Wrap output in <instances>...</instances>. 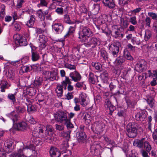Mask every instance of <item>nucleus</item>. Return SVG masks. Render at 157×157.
I'll list each match as a JSON object with an SVG mask.
<instances>
[{
	"label": "nucleus",
	"mask_w": 157,
	"mask_h": 157,
	"mask_svg": "<svg viewBox=\"0 0 157 157\" xmlns=\"http://www.w3.org/2000/svg\"><path fill=\"white\" fill-rule=\"evenodd\" d=\"M23 110L22 109H16V110L8 113V116L13 121V126L17 130L24 131L26 130L27 127L26 123L24 122H19L17 124V121L20 118L19 116L20 113H22Z\"/></svg>",
	"instance_id": "obj_1"
},
{
	"label": "nucleus",
	"mask_w": 157,
	"mask_h": 157,
	"mask_svg": "<svg viewBox=\"0 0 157 157\" xmlns=\"http://www.w3.org/2000/svg\"><path fill=\"white\" fill-rule=\"evenodd\" d=\"M26 149H29L31 150H35V147L33 144H30L29 146H25L23 143H21L19 148H18L17 153L9 155L10 157H26L23 152Z\"/></svg>",
	"instance_id": "obj_2"
},
{
	"label": "nucleus",
	"mask_w": 157,
	"mask_h": 157,
	"mask_svg": "<svg viewBox=\"0 0 157 157\" xmlns=\"http://www.w3.org/2000/svg\"><path fill=\"white\" fill-rule=\"evenodd\" d=\"M45 126L42 124H39L35 127L34 131V134L36 136L39 137L44 138L47 141L51 143L52 141L55 140L53 138L46 137L45 135H43V133L45 130Z\"/></svg>",
	"instance_id": "obj_3"
},
{
	"label": "nucleus",
	"mask_w": 157,
	"mask_h": 157,
	"mask_svg": "<svg viewBox=\"0 0 157 157\" xmlns=\"http://www.w3.org/2000/svg\"><path fill=\"white\" fill-rule=\"evenodd\" d=\"M92 32L90 29L86 26L82 27L79 33L78 38L80 39L82 43L86 42L87 38L86 36L89 37L91 36Z\"/></svg>",
	"instance_id": "obj_4"
},
{
	"label": "nucleus",
	"mask_w": 157,
	"mask_h": 157,
	"mask_svg": "<svg viewBox=\"0 0 157 157\" xmlns=\"http://www.w3.org/2000/svg\"><path fill=\"white\" fill-rule=\"evenodd\" d=\"M86 98L87 95L84 93L79 94V98H75L74 100L76 106L74 108H80L79 105H78L79 102L83 107L86 106L88 104V102L86 100Z\"/></svg>",
	"instance_id": "obj_5"
},
{
	"label": "nucleus",
	"mask_w": 157,
	"mask_h": 157,
	"mask_svg": "<svg viewBox=\"0 0 157 157\" xmlns=\"http://www.w3.org/2000/svg\"><path fill=\"white\" fill-rule=\"evenodd\" d=\"M136 125L134 123H129L127 125V134L130 138H133L137 135Z\"/></svg>",
	"instance_id": "obj_6"
},
{
	"label": "nucleus",
	"mask_w": 157,
	"mask_h": 157,
	"mask_svg": "<svg viewBox=\"0 0 157 157\" xmlns=\"http://www.w3.org/2000/svg\"><path fill=\"white\" fill-rule=\"evenodd\" d=\"M84 42V45L86 47H89L91 46L92 48L95 47L97 45H99L100 44V40L99 38L95 36L90 37L88 41Z\"/></svg>",
	"instance_id": "obj_7"
},
{
	"label": "nucleus",
	"mask_w": 157,
	"mask_h": 157,
	"mask_svg": "<svg viewBox=\"0 0 157 157\" xmlns=\"http://www.w3.org/2000/svg\"><path fill=\"white\" fill-rule=\"evenodd\" d=\"M54 117L56 121L62 123H63L68 119L67 114L62 111L57 112Z\"/></svg>",
	"instance_id": "obj_8"
},
{
	"label": "nucleus",
	"mask_w": 157,
	"mask_h": 157,
	"mask_svg": "<svg viewBox=\"0 0 157 157\" xmlns=\"http://www.w3.org/2000/svg\"><path fill=\"white\" fill-rule=\"evenodd\" d=\"M42 74L44 76L46 81H53L56 78V74L54 71H50L43 70L42 71Z\"/></svg>",
	"instance_id": "obj_9"
},
{
	"label": "nucleus",
	"mask_w": 157,
	"mask_h": 157,
	"mask_svg": "<svg viewBox=\"0 0 157 157\" xmlns=\"http://www.w3.org/2000/svg\"><path fill=\"white\" fill-rule=\"evenodd\" d=\"M120 45V42H117L111 44L109 46V49L112 55L114 57H116L117 56L119 51Z\"/></svg>",
	"instance_id": "obj_10"
},
{
	"label": "nucleus",
	"mask_w": 157,
	"mask_h": 157,
	"mask_svg": "<svg viewBox=\"0 0 157 157\" xmlns=\"http://www.w3.org/2000/svg\"><path fill=\"white\" fill-rule=\"evenodd\" d=\"M147 62L144 59L140 60L139 63L136 65L135 68L137 71L141 72L147 68Z\"/></svg>",
	"instance_id": "obj_11"
},
{
	"label": "nucleus",
	"mask_w": 157,
	"mask_h": 157,
	"mask_svg": "<svg viewBox=\"0 0 157 157\" xmlns=\"http://www.w3.org/2000/svg\"><path fill=\"white\" fill-rule=\"evenodd\" d=\"M104 124L101 121L96 122L92 126V129L96 131L98 133H101L103 131Z\"/></svg>",
	"instance_id": "obj_12"
},
{
	"label": "nucleus",
	"mask_w": 157,
	"mask_h": 157,
	"mask_svg": "<svg viewBox=\"0 0 157 157\" xmlns=\"http://www.w3.org/2000/svg\"><path fill=\"white\" fill-rule=\"evenodd\" d=\"M101 148V145L97 142H94L93 144L90 147V151L93 152V155H97L100 152V150Z\"/></svg>",
	"instance_id": "obj_13"
},
{
	"label": "nucleus",
	"mask_w": 157,
	"mask_h": 157,
	"mask_svg": "<svg viewBox=\"0 0 157 157\" xmlns=\"http://www.w3.org/2000/svg\"><path fill=\"white\" fill-rule=\"evenodd\" d=\"M51 157H59L61 155L60 151L56 147L52 146L49 151Z\"/></svg>",
	"instance_id": "obj_14"
},
{
	"label": "nucleus",
	"mask_w": 157,
	"mask_h": 157,
	"mask_svg": "<svg viewBox=\"0 0 157 157\" xmlns=\"http://www.w3.org/2000/svg\"><path fill=\"white\" fill-rule=\"evenodd\" d=\"M5 151L6 152H10L12 151L14 148L13 143L12 141L7 140L4 144Z\"/></svg>",
	"instance_id": "obj_15"
},
{
	"label": "nucleus",
	"mask_w": 157,
	"mask_h": 157,
	"mask_svg": "<svg viewBox=\"0 0 157 157\" xmlns=\"http://www.w3.org/2000/svg\"><path fill=\"white\" fill-rule=\"evenodd\" d=\"M52 27V29L57 33H61L64 28L63 25L60 23H55Z\"/></svg>",
	"instance_id": "obj_16"
},
{
	"label": "nucleus",
	"mask_w": 157,
	"mask_h": 157,
	"mask_svg": "<svg viewBox=\"0 0 157 157\" xmlns=\"http://www.w3.org/2000/svg\"><path fill=\"white\" fill-rule=\"evenodd\" d=\"M147 111L143 110L141 113H139L136 115V118L138 120L143 121L147 119Z\"/></svg>",
	"instance_id": "obj_17"
},
{
	"label": "nucleus",
	"mask_w": 157,
	"mask_h": 157,
	"mask_svg": "<svg viewBox=\"0 0 157 157\" xmlns=\"http://www.w3.org/2000/svg\"><path fill=\"white\" fill-rule=\"evenodd\" d=\"M19 36V38H16V43L20 46H25L28 44V42L25 38L24 36Z\"/></svg>",
	"instance_id": "obj_18"
},
{
	"label": "nucleus",
	"mask_w": 157,
	"mask_h": 157,
	"mask_svg": "<svg viewBox=\"0 0 157 157\" xmlns=\"http://www.w3.org/2000/svg\"><path fill=\"white\" fill-rule=\"evenodd\" d=\"M54 130V129L52 126L48 124L46 125V130L45 131V136L46 137H48V138L49 137L50 138L52 137V138H53L55 140L54 141H55L56 139V138L53 136H50V135L52 134V133Z\"/></svg>",
	"instance_id": "obj_19"
},
{
	"label": "nucleus",
	"mask_w": 157,
	"mask_h": 157,
	"mask_svg": "<svg viewBox=\"0 0 157 157\" xmlns=\"http://www.w3.org/2000/svg\"><path fill=\"white\" fill-rule=\"evenodd\" d=\"M70 77L75 82L80 81L81 78L80 75L77 71H74L70 74Z\"/></svg>",
	"instance_id": "obj_20"
},
{
	"label": "nucleus",
	"mask_w": 157,
	"mask_h": 157,
	"mask_svg": "<svg viewBox=\"0 0 157 157\" xmlns=\"http://www.w3.org/2000/svg\"><path fill=\"white\" fill-rule=\"evenodd\" d=\"M102 2L104 5L110 9H113L115 6L114 0H103Z\"/></svg>",
	"instance_id": "obj_21"
},
{
	"label": "nucleus",
	"mask_w": 157,
	"mask_h": 157,
	"mask_svg": "<svg viewBox=\"0 0 157 157\" xmlns=\"http://www.w3.org/2000/svg\"><path fill=\"white\" fill-rule=\"evenodd\" d=\"M89 82L93 84H95L99 82L98 80V76L95 75L91 72L89 75Z\"/></svg>",
	"instance_id": "obj_22"
},
{
	"label": "nucleus",
	"mask_w": 157,
	"mask_h": 157,
	"mask_svg": "<svg viewBox=\"0 0 157 157\" xmlns=\"http://www.w3.org/2000/svg\"><path fill=\"white\" fill-rule=\"evenodd\" d=\"M145 138H143L141 140L136 139L133 142V144L134 146L139 148H141L143 146V144L145 141Z\"/></svg>",
	"instance_id": "obj_23"
},
{
	"label": "nucleus",
	"mask_w": 157,
	"mask_h": 157,
	"mask_svg": "<svg viewBox=\"0 0 157 157\" xmlns=\"http://www.w3.org/2000/svg\"><path fill=\"white\" fill-rule=\"evenodd\" d=\"M1 91L2 92H5V89L8 88L10 86V85L5 80H2L1 81L0 84Z\"/></svg>",
	"instance_id": "obj_24"
},
{
	"label": "nucleus",
	"mask_w": 157,
	"mask_h": 157,
	"mask_svg": "<svg viewBox=\"0 0 157 157\" xmlns=\"http://www.w3.org/2000/svg\"><path fill=\"white\" fill-rule=\"evenodd\" d=\"M36 21L35 16L33 15H31L30 16L29 19L27 21L26 25L29 27H32Z\"/></svg>",
	"instance_id": "obj_25"
},
{
	"label": "nucleus",
	"mask_w": 157,
	"mask_h": 157,
	"mask_svg": "<svg viewBox=\"0 0 157 157\" xmlns=\"http://www.w3.org/2000/svg\"><path fill=\"white\" fill-rule=\"evenodd\" d=\"M43 81V78L41 77H37L35 80L33 85L36 87H37L42 84V82Z\"/></svg>",
	"instance_id": "obj_26"
},
{
	"label": "nucleus",
	"mask_w": 157,
	"mask_h": 157,
	"mask_svg": "<svg viewBox=\"0 0 157 157\" xmlns=\"http://www.w3.org/2000/svg\"><path fill=\"white\" fill-rule=\"evenodd\" d=\"M101 57L103 59V62H105L108 59V53L104 49H101L100 50Z\"/></svg>",
	"instance_id": "obj_27"
},
{
	"label": "nucleus",
	"mask_w": 157,
	"mask_h": 157,
	"mask_svg": "<svg viewBox=\"0 0 157 157\" xmlns=\"http://www.w3.org/2000/svg\"><path fill=\"white\" fill-rule=\"evenodd\" d=\"M40 55L36 51L32 49V59L33 61H36L39 59Z\"/></svg>",
	"instance_id": "obj_28"
},
{
	"label": "nucleus",
	"mask_w": 157,
	"mask_h": 157,
	"mask_svg": "<svg viewBox=\"0 0 157 157\" xmlns=\"http://www.w3.org/2000/svg\"><path fill=\"white\" fill-rule=\"evenodd\" d=\"M56 91L57 94V95L58 97H61L62 96L63 90L61 87V85L59 84L57 85L56 89Z\"/></svg>",
	"instance_id": "obj_29"
},
{
	"label": "nucleus",
	"mask_w": 157,
	"mask_h": 157,
	"mask_svg": "<svg viewBox=\"0 0 157 157\" xmlns=\"http://www.w3.org/2000/svg\"><path fill=\"white\" fill-rule=\"evenodd\" d=\"M77 137L78 141L79 142H81L86 139V136L84 132L79 131L78 132Z\"/></svg>",
	"instance_id": "obj_30"
},
{
	"label": "nucleus",
	"mask_w": 157,
	"mask_h": 157,
	"mask_svg": "<svg viewBox=\"0 0 157 157\" xmlns=\"http://www.w3.org/2000/svg\"><path fill=\"white\" fill-rule=\"evenodd\" d=\"M124 58L128 60L131 61L133 60V58L131 56L130 53L127 49H125L124 50Z\"/></svg>",
	"instance_id": "obj_31"
},
{
	"label": "nucleus",
	"mask_w": 157,
	"mask_h": 157,
	"mask_svg": "<svg viewBox=\"0 0 157 157\" xmlns=\"http://www.w3.org/2000/svg\"><path fill=\"white\" fill-rule=\"evenodd\" d=\"M117 27L116 25H113L112 26V29L115 34V38H117L120 36L121 32L119 29H117Z\"/></svg>",
	"instance_id": "obj_32"
},
{
	"label": "nucleus",
	"mask_w": 157,
	"mask_h": 157,
	"mask_svg": "<svg viewBox=\"0 0 157 157\" xmlns=\"http://www.w3.org/2000/svg\"><path fill=\"white\" fill-rule=\"evenodd\" d=\"M32 67L31 66H23L21 67L20 72L22 71L23 73L27 72L32 70Z\"/></svg>",
	"instance_id": "obj_33"
},
{
	"label": "nucleus",
	"mask_w": 157,
	"mask_h": 157,
	"mask_svg": "<svg viewBox=\"0 0 157 157\" xmlns=\"http://www.w3.org/2000/svg\"><path fill=\"white\" fill-rule=\"evenodd\" d=\"M91 117L89 114L88 113L86 114L83 118L85 124L86 125L89 124L91 121Z\"/></svg>",
	"instance_id": "obj_34"
},
{
	"label": "nucleus",
	"mask_w": 157,
	"mask_h": 157,
	"mask_svg": "<svg viewBox=\"0 0 157 157\" xmlns=\"http://www.w3.org/2000/svg\"><path fill=\"white\" fill-rule=\"evenodd\" d=\"M120 23L121 27L124 28H127L128 24V21L124 20V19L122 18L120 19Z\"/></svg>",
	"instance_id": "obj_35"
},
{
	"label": "nucleus",
	"mask_w": 157,
	"mask_h": 157,
	"mask_svg": "<svg viewBox=\"0 0 157 157\" xmlns=\"http://www.w3.org/2000/svg\"><path fill=\"white\" fill-rule=\"evenodd\" d=\"M38 40L39 43H47L48 41L47 37L42 34L39 35Z\"/></svg>",
	"instance_id": "obj_36"
},
{
	"label": "nucleus",
	"mask_w": 157,
	"mask_h": 157,
	"mask_svg": "<svg viewBox=\"0 0 157 157\" xmlns=\"http://www.w3.org/2000/svg\"><path fill=\"white\" fill-rule=\"evenodd\" d=\"M147 101L150 107H155V102L153 98L151 97L149 98L147 100Z\"/></svg>",
	"instance_id": "obj_37"
},
{
	"label": "nucleus",
	"mask_w": 157,
	"mask_h": 157,
	"mask_svg": "<svg viewBox=\"0 0 157 157\" xmlns=\"http://www.w3.org/2000/svg\"><path fill=\"white\" fill-rule=\"evenodd\" d=\"M75 28L74 27L70 26L69 30L64 37L66 38L69 35H72L75 31Z\"/></svg>",
	"instance_id": "obj_38"
},
{
	"label": "nucleus",
	"mask_w": 157,
	"mask_h": 157,
	"mask_svg": "<svg viewBox=\"0 0 157 157\" xmlns=\"http://www.w3.org/2000/svg\"><path fill=\"white\" fill-rule=\"evenodd\" d=\"M6 75L8 78L12 80L14 78V74L12 71H10L6 73Z\"/></svg>",
	"instance_id": "obj_39"
},
{
	"label": "nucleus",
	"mask_w": 157,
	"mask_h": 157,
	"mask_svg": "<svg viewBox=\"0 0 157 157\" xmlns=\"http://www.w3.org/2000/svg\"><path fill=\"white\" fill-rule=\"evenodd\" d=\"M69 146V145L67 140H64L61 145L60 148L63 150L66 149Z\"/></svg>",
	"instance_id": "obj_40"
},
{
	"label": "nucleus",
	"mask_w": 157,
	"mask_h": 157,
	"mask_svg": "<svg viewBox=\"0 0 157 157\" xmlns=\"http://www.w3.org/2000/svg\"><path fill=\"white\" fill-rule=\"evenodd\" d=\"M125 61L124 58L122 56L118 57L116 59V62L118 64H121Z\"/></svg>",
	"instance_id": "obj_41"
},
{
	"label": "nucleus",
	"mask_w": 157,
	"mask_h": 157,
	"mask_svg": "<svg viewBox=\"0 0 157 157\" xmlns=\"http://www.w3.org/2000/svg\"><path fill=\"white\" fill-rule=\"evenodd\" d=\"M151 36V32L149 30H146L145 32L144 38L145 40L146 41L148 40L149 39Z\"/></svg>",
	"instance_id": "obj_42"
},
{
	"label": "nucleus",
	"mask_w": 157,
	"mask_h": 157,
	"mask_svg": "<svg viewBox=\"0 0 157 157\" xmlns=\"http://www.w3.org/2000/svg\"><path fill=\"white\" fill-rule=\"evenodd\" d=\"M64 21L67 23L69 24H72L73 22L70 19V17L68 15L66 14L64 15Z\"/></svg>",
	"instance_id": "obj_43"
},
{
	"label": "nucleus",
	"mask_w": 157,
	"mask_h": 157,
	"mask_svg": "<svg viewBox=\"0 0 157 157\" xmlns=\"http://www.w3.org/2000/svg\"><path fill=\"white\" fill-rule=\"evenodd\" d=\"M144 148L147 151H149L151 149L150 145L149 144L148 142H146L145 140L144 142Z\"/></svg>",
	"instance_id": "obj_44"
},
{
	"label": "nucleus",
	"mask_w": 157,
	"mask_h": 157,
	"mask_svg": "<svg viewBox=\"0 0 157 157\" xmlns=\"http://www.w3.org/2000/svg\"><path fill=\"white\" fill-rule=\"evenodd\" d=\"M63 124L66 125L67 128H71L73 127V125L71 123L70 120L69 119H67Z\"/></svg>",
	"instance_id": "obj_45"
},
{
	"label": "nucleus",
	"mask_w": 157,
	"mask_h": 157,
	"mask_svg": "<svg viewBox=\"0 0 157 157\" xmlns=\"http://www.w3.org/2000/svg\"><path fill=\"white\" fill-rule=\"evenodd\" d=\"M37 14L40 20L42 21L44 19V16L42 11L41 10H39L37 11Z\"/></svg>",
	"instance_id": "obj_46"
},
{
	"label": "nucleus",
	"mask_w": 157,
	"mask_h": 157,
	"mask_svg": "<svg viewBox=\"0 0 157 157\" xmlns=\"http://www.w3.org/2000/svg\"><path fill=\"white\" fill-rule=\"evenodd\" d=\"M113 105L111 102L109 101L108 99H107L105 104V108H113Z\"/></svg>",
	"instance_id": "obj_47"
},
{
	"label": "nucleus",
	"mask_w": 157,
	"mask_h": 157,
	"mask_svg": "<svg viewBox=\"0 0 157 157\" xmlns=\"http://www.w3.org/2000/svg\"><path fill=\"white\" fill-rule=\"evenodd\" d=\"M91 65L92 66L94 67L95 69L98 70H100L101 67V65L99 63L92 62Z\"/></svg>",
	"instance_id": "obj_48"
},
{
	"label": "nucleus",
	"mask_w": 157,
	"mask_h": 157,
	"mask_svg": "<svg viewBox=\"0 0 157 157\" xmlns=\"http://www.w3.org/2000/svg\"><path fill=\"white\" fill-rule=\"evenodd\" d=\"M26 121L32 124H34L36 123V121L31 116H29L26 118Z\"/></svg>",
	"instance_id": "obj_49"
},
{
	"label": "nucleus",
	"mask_w": 157,
	"mask_h": 157,
	"mask_svg": "<svg viewBox=\"0 0 157 157\" xmlns=\"http://www.w3.org/2000/svg\"><path fill=\"white\" fill-rule=\"evenodd\" d=\"M130 0H119V4L121 6H124L130 2Z\"/></svg>",
	"instance_id": "obj_50"
},
{
	"label": "nucleus",
	"mask_w": 157,
	"mask_h": 157,
	"mask_svg": "<svg viewBox=\"0 0 157 157\" xmlns=\"http://www.w3.org/2000/svg\"><path fill=\"white\" fill-rule=\"evenodd\" d=\"M126 110L124 109L119 111L117 113L118 116L119 117H124L126 115Z\"/></svg>",
	"instance_id": "obj_51"
},
{
	"label": "nucleus",
	"mask_w": 157,
	"mask_h": 157,
	"mask_svg": "<svg viewBox=\"0 0 157 157\" xmlns=\"http://www.w3.org/2000/svg\"><path fill=\"white\" fill-rule=\"evenodd\" d=\"M8 152H6L5 149L4 151L3 149H0V157H6L7 154L6 153Z\"/></svg>",
	"instance_id": "obj_52"
},
{
	"label": "nucleus",
	"mask_w": 157,
	"mask_h": 157,
	"mask_svg": "<svg viewBox=\"0 0 157 157\" xmlns=\"http://www.w3.org/2000/svg\"><path fill=\"white\" fill-rule=\"evenodd\" d=\"M45 98L44 96L41 94H39L37 96V99L38 102L40 103L41 102H43Z\"/></svg>",
	"instance_id": "obj_53"
},
{
	"label": "nucleus",
	"mask_w": 157,
	"mask_h": 157,
	"mask_svg": "<svg viewBox=\"0 0 157 157\" xmlns=\"http://www.w3.org/2000/svg\"><path fill=\"white\" fill-rule=\"evenodd\" d=\"M149 16L151 17L154 20H157V14L153 12H149L148 13Z\"/></svg>",
	"instance_id": "obj_54"
},
{
	"label": "nucleus",
	"mask_w": 157,
	"mask_h": 157,
	"mask_svg": "<svg viewBox=\"0 0 157 157\" xmlns=\"http://www.w3.org/2000/svg\"><path fill=\"white\" fill-rule=\"evenodd\" d=\"M79 10L81 13H86L87 12V10L84 5H82L80 8Z\"/></svg>",
	"instance_id": "obj_55"
},
{
	"label": "nucleus",
	"mask_w": 157,
	"mask_h": 157,
	"mask_svg": "<svg viewBox=\"0 0 157 157\" xmlns=\"http://www.w3.org/2000/svg\"><path fill=\"white\" fill-rule=\"evenodd\" d=\"M8 98L12 101L14 103L16 101L15 97L14 94H9L8 95Z\"/></svg>",
	"instance_id": "obj_56"
},
{
	"label": "nucleus",
	"mask_w": 157,
	"mask_h": 157,
	"mask_svg": "<svg viewBox=\"0 0 157 157\" xmlns=\"http://www.w3.org/2000/svg\"><path fill=\"white\" fill-rule=\"evenodd\" d=\"M40 3L38 4V6H47L48 3L46 0H40Z\"/></svg>",
	"instance_id": "obj_57"
},
{
	"label": "nucleus",
	"mask_w": 157,
	"mask_h": 157,
	"mask_svg": "<svg viewBox=\"0 0 157 157\" xmlns=\"http://www.w3.org/2000/svg\"><path fill=\"white\" fill-rule=\"evenodd\" d=\"M129 21L133 25H136L137 22L136 21V17L135 16L131 17Z\"/></svg>",
	"instance_id": "obj_58"
},
{
	"label": "nucleus",
	"mask_w": 157,
	"mask_h": 157,
	"mask_svg": "<svg viewBox=\"0 0 157 157\" xmlns=\"http://www.w3.org/2000/svg\"><path fill=\"white\" fill-rule=\"evenodd\" d=\"M65 67L70 70H75L76 67L75 65H72L69 64H66L65 65Z\"/></svg>",
	"instance_id": "obj_59"
},
{
	"label": "nucleus",
	"mask_w": 157,
	"mask_h": 157,
	"mask_svg": "<svg viewBox=\"0 0 157 157\" xmlns=\"http://www.w3.org/2000/svg\"><path fill=\"white\" fill-rule=\"evenodd\" d=\"M92 8L97 12L100 9L99 5L98 4H94L93 5Z\"/></svg>",
	"instance_id": "obj_60"
},
{
	"label": "nucleus",
	"mask_w": 157,
	"mask_h": 157,
	"mask_svg": "<svg viewBox=\"0 0 157 157\" xmlns=\"http://www.w3.org/2000/svg\"><path fill=\"white\" fill-rule=\"evenodd\" d=\"M55 126L56 129L59 131H63L64 129V126L63 125H58L57 124H56L55 125Z\"/></svg>",
	"instance_id": "obj_61"
},
{
	"label": "nucleus",
	"mask_w": 157,
	"mask_h": 157,
	"mask_svg": "<svg viewBox=\"0 0 157 157\" xmlns=\"http://www.w3.org/2000/svg\"><path fill=\"white\" fill-rule=\"evenodd\" d=\"M56 12L59 14L62 15L63 13V9L62 8H58L56 10Z\"/></svg>",
	"instance_id": "obj_62"
},
{
	"label": "nucleus",
	"mask_w": 157,
	"mask_h": 157,
	"mask_svg": "<svg viewBox=\"0 0 157 157\" xmlns=\"http://www.w3.org/2000/svg\"><path fill=\"white\" fill-rule=\"evenodd\" d=\"M63 136L66 138L65 140L68 141L70 138V132H63Z\"/></svg>",
	"instance_id": "obj_63"
},
{
	"label": "nucleus",
	"mask_w": 157,
	"mask_h": 157,
	"mask_svg": "<svg viewBox=\"0 0 157 157\" xmlns=\"http://www.w3.org/2000/svg\"><path fill=\"white\" fill-rule=\"evenodd\" d=\"M153 137L155 140H157V128L154 131L153 133ZM157 142L156 141H155Z\"/></svg>",
	"instance_id": "obj_64"
}]
</instances>
